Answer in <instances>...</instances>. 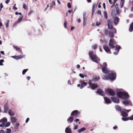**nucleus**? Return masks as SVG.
<instances>
[{
    "label": "nucleus",
    "instance_id": "nucleus-1",
    "mask_svg": "<svg viewBox=\"0 0 133 133\" xmlns=\"http://www.w3.org/2000/svg\"><path fill=\"white\" fill-rule=\"evenodd\" d=\"M89 55L90 57L94 62L96 63H98V61H99V58L96 57L92 51H91L89 52Z\"/></svg>",
    "mask_w": 133,
    "mask_h": 133
},
{
    "label": "nucleus",
    "instance_id": "nucleus-2",
    "mask_svg": "<svg viewBox=\"0 0 133 133\" xmlns=\"http://www.w3.org/2000/svg\"><path fill=\"white\" fill-rule=\"evenodd\" d=\"M117 95L119 97L124 99H126L129 97L127 93L125 92H118L117 93Z\"/></svg>",
    "mask_w": 133,
    "mask_h": 133
},
{
    "label": "nucleus",
    "instance_id": "nucleus-3",
    "mask_svg": "<svg viewBox=\"0 0 133 133\" xmlns=\"http://www.w3.org/2000/svg\"><path fill=\"white\" fill-rule=\"evenodd\" d=\"M107 64L104 62L102 66V71L104 73L107 74L109 72V70L107 68Z\"/></svg>",
    "mask_w": 133,
    "mask_h": 133
},
{
    "label": "nucleus",
    "instance_id": "nucleus-4",
    "mask_svg": "<svg viewBox=\"0 0 133 133\" xmlns=\"http://www.w3.org/2000/svg\"><path fill=\"white\" fill-rule=\"evenodd\" d=\"M119 13V9L118 7L116 8V10H113L112 12V15L113 17L115 16L116 15H118Z\"/></svg>",
    "mask_w": 133,
    "mask_h": 133
},
{
    "label": "nucleus",
    "instance_id": "nucleus-5",
    "mask_svg": "<svg viewBox=\"0 0 133 133\" xmlns=\"http://www.w3.org/2000/svg\"><path fill=\"white\" fill-rule=\"evenodd\" d=\"M112 21L111 19H109L108 22V27L110 29H112L113 26L112 25Z\"/></svg>",
    "mask_w": 133,
    "mask_h": 133
},
{
    "label": "nucleus",
    "instance_id": "nucleus-6",
    "mask_svg": "<svg viewBox=\"0 0 133 133\" xmlns=\"http://www.w3.org/2000/svg\"><path fill=\"white\" fill-rule=\"evenodd\" d=\"M91 80H89V83L90 86L92 89H94L98 87V85L97 84H93L91 83Z\"/></svg>",
    "mask_w": 133,
    "mask_h": 133
},
{
    "label": "nucleus",
    "instance_id": "nucleus-7",
    "mask_svg": "<svg viewBox=\"0 0 133 133\" xmlns=\"http://www.w3.org/2000/svg\"><path fill=\"white\" fill-rule=\"evenodd\" d=\"M109 77L111 81L114 80L116 78V75L113 73L110 74L109 75Z\"/></svg>",
    "mask_w": 133,
    "mask_h": 133
},
{
    "label": "nucleus",
    "instance_id": "nucleus-8",
    "mask_svg": "<svg viewBox=\"0 0 133 133\" xmlns=\"http://www.w3.org/2000/svg\"><path fill=\"white\" fill-rule=\"evenodd\" d=\"M97 92L99 95L102 96H104L105 95V94L104 92L101 89H98Z\"/></svg>",
    "mask_w": 133,
    "mask_h": 133
},
{
    "label": "nucleus",
    "instance_id": "nucleus-9",
    "mask_svg": "<svg viewBox=\"0 0 133 133\" xmlns=\"http://www.w3.org/2000/svg\"><path fill=\"white\" fill-rule=\"evenodd\" d=\"M109 45L110 47L113 48L115 47L114 45V40L112 39H111L109 41Z\"/></svg>",
    "mask_w": 133,
    "mask_h": 133
},
{
    "label": "nucleus",
    "instance_id": "nucleus-10",
    "mask_svg": "<svg viewBox=\"0 0 133 133\" xmlns=\"http://www.w3.org/2000/svg\"><path fill=\"white\" fill-rule=\"evenodd\" d=\"M104 103L106 104H108L111 103L110 100L107 97H104Z\"/></svg>",
    "mask_w": 133,
    "mask_h": 133
},
{
    "label": "nucleus",
    "instance_id": "nucleus-11",
    "mask_svg": "<svg viewBox=\"0 0 133 133\" xmlns=\"http://www.w3.org/2000/svg\"><path fill=\"white\" fill-rule=\"evenodd\" d=\"M107 92L111 95L114 96L115 93L114 91L111 89H108L107 90Z\"/></svg>",
    "mask_w": 133,
    "mask_h": 133
},
{
    "label": "nucleus",
    "instance_id": "nucleus-12",
    "mask_svg": "<svg viewBox=\"0 0 133 133\" xmlns=\"http://www.w3.org/2000/svg\"><path fill=\"white\" fill-rule=\"evenodd\" d=\"M120 46L118 45H117L116 46L115 50L116 52H114V54L115 55H117L119 52L120 48Z\"/></svg>",
    "mask_w": 133,
    "mask_h": 133
},
{
    "label": "nucleus",
    "instance_id": "nucleus-13",
    "mask_svg": "<svg viewBox=\"0 0 133 133\" xmlns=\"http://www.w3.org/2000/svg\"><path fill=\"white\" fill-rule=\"evenodd\" d=\"M111 99L112 101L114 103H119V99L117 97H112Z\"/></svg>",
    "mask_w": 133,
    "mask_h": 133
},
{
    "label": "nucleus",
    "instance_id": "nucleus-14",
    "mask_svg": "<svg viewBox=\"0 0 133 133\" xmlns=\"http://www.w3.org/2000/svg\"><path fill=\"white\" fill-rule=\"evenodd\" d=\"M103 48L107 53L109 54L111 53V52L110 51L109 48L106 45H104Z\"/></svg>",
    "mask_w": 133,
    "mask_h": 133
},
{
    "label": "nucleus",
    "instance_id": "nucleus-15",
    "mask_svg": "<svg viewBox=\"0 0 133 133\" xmlns=\"http://www.w3.org/2000/svg\"><path fill=\"white\" fill-rule=\"evenodd\" d=\"M80 83L81 84V85L80 87V88L81 89H82L84 87L86 86L87 85V83L84 82V81H80Z\"/></svg>",
    "mask_w": 133,
    "mask_h": 133
},
{
    "label": "nucleus",
    "instance_id": "nucleus-16",
    "mask_svg": "<svg viewBox=\"0 0 133 133\" xmlns=\"http://www.w3.org/2000/svg\"><path fill=\"white\" fill-rule=\"evenodd\" d=\"M65 132L66 133H72L71 129L69 128H67L65 130Z\"/></svg>",
    "mask_w": 133,
    "mask_h": 133
},
{
    "label": "nucleus",
    "instance_id": "nucleus-17",
    "mask_svg": "<svg viewBox=\"0 0 133 133\" xmlns=\"http://www.w3.org/2000/svg\"><path fill=\"white\" fill-rule=\"evenodd\" d=\"M119 18L117 17H115L114 19V23L115 24H117L119 21Z\"/></svg>",
    "mask_w": 133,
    "mask_h": 133
},
{
    "label": "nucleus",
    "instance_id": "nucleus-18",
    "mask_svg": "<svg viewBox=\"0 0 133 133\" xmlns=\"http://www.w3.org/2000/svg\"><path fill=\"white\" fill-rule=\"evenodd\" d=\"M7 122V119L6 118H4L0 120V122L4 123Z\"/></svg>",
    "mask_w": 133,
    "mask_h": 133
},
{
    "label": "nucleus",
    "instance_id": "nucleus-19",
    "mask_svg": "<svg viewBox=\"0 0 133 133\" xmlns=\"http://www.w3.org/2000/svg\"><path fill=\"white\" fill-rule=\"evenodd\" d=\"M129 31L131 32L133 31V22L130 25Z\"/></svg>",
    "mask_w": 133,
    "mask_h": 133
},
{
    "label": "nucleus",
    "instance_id": "nucleus-20",
    "mask_svg": "<svg viewBox=\"0 0 133 133\" xmlns=\"http://www.w3.org/2000/svg\"><path fill=\"white\" fill-rule=\"evenodd\" d=\"M11 120L12 123H14L16 121V119L15 118L12 117H11Z\"/></svg>",
    "mask_w": 133,
    "mask_h": 133
},
{
    "label": "nucleus",
    "instance_id": "nucleus-21",
    "mask_svg": "<svg viewBox=\"0 0 133 133\" xmlns=\"http://www.w3.org/2000/svg\"><path fill=\"white\" fill-rule=\"evenodd\" d=\"M99 76L96 75H94L93 77V79L95 81H97L99 80Z\"/></svg>",
    "mask_w": 133,
    "mask_h": 133
},
{
    "label": "nucleus",
    "instance_id": "nucleus-22",
    "mask_svg": "<svg viewBox=\"0 0 133 133\" xmlns=\"http://www.w3.org/2000/svg\"><path fill=\"white\" fill-rule=\"evenodd\" d=\"M121 115L122 116L124 117H126L128 115V114L123 111H121Z\"/></svg>",
    "mask_w": 133,
    "mask_h": 133
},
{
    "label": "nucleus",
    "instance_id": "nucleus-23",
    "mask_svg": "<svg viewBox=\"0 0 133 133\" xmlns=\"http://www.w3.org/2000/svg\"><path fill=\"white\" fill-rule=\"evenodd\" d=\"M120 0V6L121 8H122L123 6V5L124 3V0Z\"/></svg>",
    "mask_w": 133,
    "mask_h": 133
},
{
    "label": "nucleus",
    "instance_id": "nucleus-24",
    "mask_svg": "<svg viewBox=\"0 0 133 133\" xmlns=\"http://www.w3.org/2000/svg\"><path fill=\"white\" fill-rule=\"evenodd\" d=\"M77 112L78 111L77 110H74L72 112L71 115L73 116H76L77 114Z\"/></svg>",
    "mask_w": 133,
    "mask_h": 133
},
{
    "label": "nucleus",
    "instance_id": "nucleus-25",
    "mask_svg": "<svg viewBox=\"0 0 133 133\" xmlns=\"http://www.w3.org/2000/svg\"><path fill=\"white\" fill-rule=\"evenodd\" d=\"M23 18V16H22L20 17L18 19V20L17 22V23H20L22 19Z\"/></svg>",
    "mask_w": 133,
    "mask_h": 133
},
{
    "label": "nucleus",
    "instance_id": "nucleus-26",
    "mask_svg": "<svg viewBox=\"0 0 133 133\" xmlns=\"http://www.w3.org/2000/svg\"><path fill=\"white\" fill-rule=\"evenodd\" d=\"M85 130V128L84 127H83V128H81V129H79L78 130V132L80 133L81 132H82L84 131Z\"/></svg>",
    "mask_w": 133,
    "mask_h": 133
},
{
    "label": "nucleus",
    "instance_id": "nucleus-27",
    "mask_svg": "<svg viewBox=\"0 0 133 133\" xmlns=\"http://www.w3.org/2000/svg\"><path fill=\"white\" fill-rule=\"evenodd\" d=\"M74 118L73 117H71L68 118L67 120V121L71 123L73 121Z\"/></svg>",
    "mask_w": 133,
    "mask_h": 133
},
{
    "label": "nucleus",
    "instance_id": "nucleus-28",
    "mask_svg": "<svg viewBox=\"0 0 133 133\" xmlns=\"http://www.w3.org/2000/svg\"><path fill=\"white\" fill-rule=\"evenodd\" d=\"M83 25L84 26H85L86 25V22L87 21V18H83Z\"/></svg>",
    "mask_w": 133,
    "mask_h": 133
},
{
    "label": "nucleus",
    "instance_id": "nucleus-29",
    "mask_svg": "<svg viewBox=\"0 0 133 133\" xmlns=\"http://www.w3.org/2000/svg\"><path fill=\"white\" fill-rule=\"evenodd\" d=\"M115 108H116V109L119 111H120L121 110V108L120 106L118 105H116L115 106Z\"/></svg>",
    "mask_w": 133,
    "mask_h": 133
},
{
    "label": "nucleus",
    "instance_id": "nucleus-30",
    "mask_svg": "<svg viewBox=\"0 0 133 133\" xmlns=\"http://www.w3.org/2000/svg\"><path fill=\"white\" fill-rule=\"evenodd\" d=\"M104 17L106 19H107L108 17V14L107 12L106 11H104Z\"/></svg>",
    "mask_w": 133,
    "mask_h": 133
},
{
    "label": "nucleus",
    "instance_id": "nucleus-31",
    "mask_svg": "<svg viewBox=\"0 0 133 133\" xmlns=\"http://www.w3.org/2000/svg\"><path fill=\"white\" fill-rule=\"evenodd\" d=\"M109 35L110 37L111 38H112L114 36V34L112 31H110L109 32Z\"/></svg>",
    "mask_w": 133,
    "mask_h": 133
},
{
    "label": "nucleus",
    "instance_id": "nucleus-32",
    "mask_svg": "<svg viewBox=\"0 0 133 133\" xmlns=\"http://www.w3.org/2000/svg\"><path fill=\"white\" fill-rule=\"evenodd\" d=\"M9 115L10 116H14L15 115L14 113L10 110H9Z\"/></svg>",
    "mask_w": 133,
    "mask_h": 133
},
{
    "label": "nucleus",
    "instance_id": "nucleus-33",
    "mask_svg": "<svg viewBox=\"0 0 133 133\" xmlns=\"http://www.w3.org/2000/svg\"><path fill=\"white\" fill-rule=\"evenodd\" d=\"M122 120L123 121H125L129 120V118L128 117H122Z\"/></svg>",
    "mask_w": 133,
    "mask_h": 133
},
{
    "label": "nucleus",
    "instance_id": "nucleus-34",
    "mask_svg": "<svg viewBox=\"0 0 133 133\" xmlns=\"http://www.w3.org/2000/svg\"><path fill=\"white\" fill-rule=\"evenodd\" d=\"M11 130L10 129H6L5 131L6 133H11Z\"/></svg>",
    "mask_w": 133,
    "mask_h": 133
},
{
    "label": "nucleus",
    "instance_id": "nucleus-35",
    "mask_svg": "<svg viewBox=\"0 0 133 133\" xmlns=\"http://www.w3.org/2000/svg\"><path fill=\"white\" fill-rule=\"evenodd\" d=\"M123 103L124 105H126L129 103V102L128 101L126 100L123 102Z\"/></svg>",
    "mask_w": 133,
    "mask_h": 133
},
{
    "label": "nucleus",
    "instance_id": "nucleus-36",
    "mask_svg": "<svg viewBox=\"0 0 133 133\" xmlns=\"http://www.w3.org/2000/svg\"><path fill=\"white\" fill-rule=\"evenodd\" d=\"M23 8L25 10L27 9V7L25 3H24L23 4Z\"/></svg>",
    "mask_w": 133,
    "mask_h": 133
},
{
    "label": "nucleus",
    "instance_id": "nucleus-37",
    "mask_svg": "<svg viewBox=\"0 0 133 133\" xmlns=\"http://www.w3.org/2000/svg\"><path fill=\"white\" fill-rule=\"evenodd\" d=\"M96 5V4L95 3H94L92 5V14H93L94 12V10L95 8Z\"/></svg>",
    "mask_w": 133,
    "mask_h": 133
},
{
    "label": "nucleus",
    "instance_id": "nucleus-38",
    "mask_svg": "<svg viewBox=\"0 0 133 133\" xmlns=\"http://www.w3.org/2000/svg\"><path fill=\"white\" fill-rule=\"evenodd\" d=\"M13 47L14 48H15L16 50H19L20 49V48L17 46H13Z\"/></svg>",
    "mask_w": 133,
    "mask_h": 133
},
{
    "label": "nucleus",
    "instance_id": "nucleus-39",
    "mask_svg": "<svg viewBox=\"0 0 133 133\" xmlns=\"http://www.w3.org/2000/svg\"><path fill=\"white\" fill-rule=\"evenodd\" d=\"M102 78L104 80H107L108 79L107 77L105 75L103 76Z\"/></svg>",
    "mask_w": 133,
    "mask_h": 133
},
{
    "label": "nucleus",
    "instance_id": "nucleus-40",
    "mask_svg": "<svg viewBox=\"0 0 133 133\" xmlns=\"http://www.w3.org/2000/svg\"><path fill=\"white\" fill-rule=\"evenodd\" d=\"M10 122H8L6 123L5 124V127H8L10 125Z\"/></svg>",
    "mask_w": 133,
    "mask_h": 133
},
{
    "label": "nucleus",
    "instance_id": "nucleus-41",
    "mask_svg": "<svg viewBox=\"0 0 133 133\" xmlns=\"http://www.w3.org/2000/svg\"><path fill=\"white\" fill-rule=\"evenodd\" d=\"M11 57L15 59H19L18 56H12Z\"/></svg>",
    "mask_w": 133,
    "mask_h": 133
},
{
    "label": "nucleus",
    "instance_id": "nucleus-42",
    "mask_svg": "<svg viewBox=\"0 0 133 133\" xmlns=\"http://www.w3.org/2000/svg\"><path fill=\"white\" fill-rule=\"evenodd\" d=\"M79 76L82 78H84V76H87L86 75H84L81 74H79Z\"/></svg>",
    "mask_w": 133,
    "mask_h": 133
},
{
    "label": "nucleus",
    "instance_id": "nucleus-43",
    "mask_svg": "<svg viewBox=\"0 0 133 133\" xmlns=\"http://www.w3.org/2000/svg\"><path fill=\"white\" fill-rule=\"evenodd\" d=\"M9 20H7V22L6 24V27L7 28L8 27L9 25Z\"/></svg>",
    "mask_w": 133,
    "mask_h": 133
},
{
    "label": "nucleus",
    "instance_id": "nucleus-44",
    "mask_svg": "<svg viewBox=\"0 0 133 133\" xmlns=\"http://www.w3.org/2000/svg\"><path fill=\"white\" fill-rule=\"evenodd\" d=\"M34 12V11L32 10H31L29 12V16H30V15L32 14Z\"/></svg>",
    "mask_w": 133,
    "mask_h": 133
},
{
    "label": "nucleus",
    "instance_id": "nucleus-45",
    "mask_svg": "<svg viewBox=\"0 0 133 133\" xmlns=\"http://www.w3.org/2000/svg\"><path fill=\"white\" fill-rule=\"evenodd\" d=\"M4 61L3 59H1L0 60V65H3V64L2 63Z\"/></svg>",
    "mask_w": 133,
    "mask_h": 133
},
{
    "label": "nucleus",
    "instance_id": "nucleus-46",
    "mask_svg": "<svg viewBox=\"0 0 133 133\" xmlns=\"http://www.w3.org/2000/svg\"><path fill=\"white\" fill-rule=\"evenodd\" d=\"M28 70V69H24L22 71V74H24Z\"/></svg>",
    "mask_w": 133,
    "mask_h": 133
},
{
    "label": "nucleus",
    "instance_id": "nucleus-47",
    "mask_svg": "<svg viewBox=\"0 0 133 133\" xmlns=\"http://www.w3.org/2000/svg\"><path fill=\"white\" fill-rule=\"evenodd\" d=\"M24 57V55H21L19 56H18V58L19 59H21L22 58H23Z\"/></svg>",
    "mask_w": 133,
    "mask_h": 133
},
{
    "label": "nucleus",
    "instance_id": "nucleus-48",
    "mask_svg": "<svg viewBox=\"0 0 133 133\" xmlns=\"http://www.w3.org/2000/svg\"><path fill=\"white\" fill-rule=\"evenodd\" d=\"M97 47V45L96 44H95L93 45L92 46V48L93 49H96Z\"/></svg>",
    "mask_w": 133,
    "mask_h": 133
},
{
    "label": "nucleus",
    "instance_id": "nucleus-49",
    "mask_svg": "<svg viewBox=\"0 0 133 133\" xmlns=\"http://www.w3.org/2000/svg\"><path fill=\"white\" fill-rule=\"evenodd\" d=\"M4 108L5 112H6L7 111L8 109V107L6 106H5L4 107Z\"/></svg>",
    "mask_w": 133,
    "mask_h": 133
},
{
    "label": "nucleus",
    "instance_id": "nucleus-50",
    "mask_svg": "<svg viewBox=\"0 0 133 133\" xmlns=\"http://www.w3.org/2000/svg\"><path fill=\"white\" fill-rule=\"evenodd\" d=\"M101 24V23L99 22H96V25L97 26H99Z\"/></svg>",
    "mask_w": 133,
    "mask_h": 133
},
{
    "label": "nucleus",
    "instance_id": "nucleus-51",
    "mask_svg": "<svg viewBox=\"0 0 133 133\" xmlns=\"http://www.w3.org/2000/svg\"><path fill=\"white\" fill-rule=\"evenodd\" d=\"M19 125V123H16L15 124V128L16 129H17L18 128V127Z\"/></svg>",
    "mask_w": 133,
    "mask_h": 133
},
{
    "label": "nucleus",
    "instance_id": "nucleus-52",
    "mask_svg": "<svg viewBox=\"0 0 133 133\" xmlns=\"http://www.w3.org/2000/svg\"><path fill=\"white\" fill-rule=\"evenodd\" d=\"M15 14L16 15H22V14L21 12H15Z\"/></svg>",
    "mask_w": 133,
    "mask_h": 133
},
{
    "label": "nucleus",
    "instance_id": "nucleus-53",
    "mask_svg": "<svg viewBox=\"0 0 133 133\" xmlns=\"http://www.w3.org/2000/svg\"><path fill=\"white\" fill-rule=\"evenodd\" d=\"M64 26L65 28H67L66 27V22L65 21L64 23Z\"/></svg>",
    "mask_w": 133,
    "mask_h": 133
},
{
    "label": "nucleus",
    "instance_id": "nucleus-54",
    "mask_svg": "<svg viewBox=\"0 0 133 133\" xmlns=\"http://www.w3.org/2000/svg\"><path fill=\"white\" fill-rule=\"evenodd\" d=\"M3 8V5L2 3H1L0 4V9L2 10V8Z\"/></svg>",
    "mask_w": 133,
    "mask_h": 133
},
{
    "label": "nucleus",
    "instance_id": "nucleus-55",
    "mask_svg": "<svg viewBox=\"0 0 133 133\" xmlns=\"http://www.w3.org/2000/svg\"><path fill=\"white\" fill-rule=\"evenodd\" d=\"M68 7L69 8H71V5L70 3H68Z\"/></svg>",
    "mask_w": 133,
    "mask_h": 133
},
{
    "label": "nucleus",
    "instance_id": "nucleus-56",
    "mask_svg": "<svg viewBox=\"0 0 133 133\" xmlns=\"http://www.w3.org/2000/svg\"><path fill=\"white\" fill-rule=\"evenodd\" d=\"M97 14L99 15H101V11L100 10H98L97 11Z\"/></svg>",
    "mask_w": 133,
    "mask_h": 133
},
{
    "label": "nucleus",
    "instance_id": "nucleus-57",
    "mask_svg": "<svg viewBox=\"0 0 133 133\" xmlns=\"http://www.w3.org/2000/svg\"><path fill=\"white\" fill-rule=\"evenodd\" d=\"M4 126H5V124L4 123H3L1 124L0 125V127H3Z\"/></svg>",
    "mask_w": 133,
    "mask_h": 133
},
{
    "label": "nucleus",
    "instance_id": "nucleus-58",
    "mask_svg": "<svg viewBox=\"0 0 133 133\" xmlns=\"http://www.w3.org/2000/svg\"><path fill=\"white\" fill-rule=\"evenodd\" d=\"M129 119L130 120H133V115H132V116L129 118Z\"/></svg>",
    "mask_w": 133,
    "mask_h": 133
},
{
    "label": "nucleus",
    "instance_id": "nucleus-59",
    "mask_svg": "<svg viewBox=\"0 0 133 133\" xmlns=\"http://www.w3.org/2000/svg\"><path fill=\"white\" fill-rule=\"evenodd\" d=\"M83 18H86V17H85V15H86V12H84L83 13Z\"/></svg>",
    "mask_w": 133,
    "mask_h": 133
},
{
    "label": "nucleus",
    "instance_id": "nucleus-60",
    "mask_svg": "<svg viewBox=\"0 0 133 133\" xmlns=\"http://www.w3.org/2000/svg\"><path fill=\"white\" fill-rule=\"evenodd\" d=\"M52 5L53 6H55V2L54 1H52Z\"/></svg>",
    "mask_w": 133,
    "mask_h": 133
},
{
    "label": "nucleus",
    "instance_id": "nucleus-61",
    "mask_svg": "<svg viewBox=\"0 0 133 133\" xmlns=\"http://www.w3.org/2000/svg\"><path fill=\"white\" fill-rule=\"evenodd\" d=\"M68 83L69 84H71V83L70 81V80H69L68 81Z\"/></svg>",
    "mask_w": 133,
    "mask_h": 133
},
{
    "label": "nucleus",
    "instance_id": "nucleus-62",
    "mask_svg": "<svg viewBox=\"0 0 133 133\" xmlns=\"http://www.w3.org/2000/svg\"><path fill=\"white\" fill-rule=\"evenodd\" d=\"M10 1V0H6L5 2V3L8 4L9 2Z\"/></svg>",
    "mask_w": 133,
    "mask_h": 133
},
{
    "label": "nucleus",
    "instance_id": "nucleus-63",
    "mask_svg": "<svg viewBox=\"0 0 133 133\" xmlns=\"http://www.w3.org/2000/svg\"><path fill=\"white\" fill-rule=\"evenodd\" d=\"M0 133H5V132L3 130H1L0 131Z\"/></svg>",
    "mask_w": 133,
    "mask_h": 133
},
{
    "label": "nucleus",
    "instance_id": "nucleus-64",
    "mask_svg": "<svg viewBox=\"0 0 133 133\" xmlns=\"http://www.w3.org/2000/svg\"><path fill=\"white\" fill-rule=\"evenodd\" d=\"M78 128V126L77 125H75L74 129L75 130L77 129Z\"/></svg>",
    "mask_w": 133,
    "mask_h": 133
}]
</instances>
